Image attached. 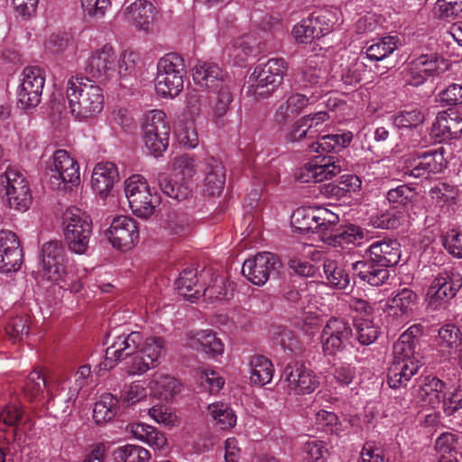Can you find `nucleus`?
Returning a JSON list of instances; mask_svg holds the SVG:
<instances>
[{"label": "nucleus", "instance_id": "9b49d317", "mask_svg": "<svg viewBox=\"0 0 462 462\" xmlns=\"http://www.w3.org/2000/svg\"><path fill=\"white\" fill-rule=\"evenodd\" d=\"M282 380L287 390L294 394H310L319 385L315 373L298 361H291L285 365Z\"/></svg>", "mask_w": 462, "mask_h": 462}, {"label": "nucleus", "instance_id": "6e6552de", "mask_svg": "<svg viewBox=\"0 0 462 462\" xmlns=\"http://www.w3.org/2000/svg\"><path fill=\"white\" fill-rule=\"evenodd\" d=\"M442 147L416 152L403 159L402 172L412 178H427L430 174L439 173L446 168Z\"/></svg>", "mask_w": 462, "mask_h": 462}, {"label": "nucleus", "instance_id": "412c9836", "mask_svg": "<svg viewBox=\"0 0 462 462\" xmlns=\"http://www.w3.org/2000/svg\"><path fill=\"white\" fill-rule=\"evenodd\" d=\"M116 166L110 162H98L93 169L91 187L95 193L102 198L107 197L114 184L118 180Z\"/></svg>", "mask_w": 462, "mask_h": 462}, {"label": "nucleus", "instance_id": "7ed1b4c3", "mask_svg": "<svg viewBox=\"0 0 462 462\" xmlns=\"http://www.w3.org/2000/svg\"><path fill=\"white\" fill-rule=\"evenodd\" d=\"M41 259L43 279L63 290L79 291L80 283L67 270L66 249L60 241L52 240L45 243L42 247Z\"/></svg>", "mask_w": 462, "mask_h": 462}, {"label": "nucleus", "instance_id": "dca6fc26", "mask_svg": "<svg viewBox=\"0 0 462 462\" xmlns=\"http://www.w3.org/2000/svg\"><path fill=\"white\" fill-rule=\"evenodd\" d=\"M106 236L115 248L128 251L139 240V230L133 218L120 216L113 219Z\"/></svg>", "mask_w": 462, "mask_h": 462}, {"label": "nucleus", "instance_id": "2f4dec72", "mask_svg": "<svg viewBox=\"0 0 462 462\" xmlns=\"http://www.w3.org/2000/svg\"><path fill=\"white\" fill-rule=\"evenodd\" d=\"M317 141L308 145L310 152H338L346 147L352 141L353 135L350 132L335 134L316 136Z\"/></svg>", "mask_w": 462, "mask_h": 462}, {"label": "nucleus", "instance_id": "2eb2a0df", "mask_svg": "<svg viewBox=\"0 0 462 462\" xmlns=\"http://www.w3.org/2000/svg\"><path fill=\"white\" fill-rule=\"evenodd\" d=\"M446 383L433 375L420 376L411 389L414 402L422 406L435 409L443 402Z\"/></svg>", "mask_w": 462, "mask_h": 462}, {"label": "nucleus", "instance_id": "8fccbe9b", "mask_svg": "<svg viewBox=\"0 0 462 462\" xmlns=\"http://www.w3.org/2000/svg\"><path fill=\"white\" fill-rule=\"evenodd\" d=\"M157 73L171 75H185L186 67L184 60L177 53H168L161 58L157 63Z\"/></svg>", "mask_w": 462, "mask_h": 462}, {"label": "nucleus", "instance_id": "39448f33", "mask_svg": "<svg viewBox=\"0 0 462 462\" xmlns=\"http://www.w3.org/2000/svg\"><path fill=\"white\" fill-rule=\"evenodd\" d=\"M62 225L69 250L78 254H85L92 234L89 215L79 208H69L63 214Z\"/></svg>", "mask_w": 462, "mask_h": 462}, {"label": "nucleus", "instance_id": "49530a36", "mask_svg": "<svg viewBox=\"0 0 462 462\" xmlns=\"http://www.w3.org/2000/svg\"><path fill=\"white\" fill-rule=\"evenodd\" d=\"M405 214L402 210H397L393 208L380 214L372 216L370 222L374 228L395 229L401 226Z\"/></svg>", "mask_w": 462, "mask_h": 462}, {"label": "nucleus", "instance_id": "0e129e2a", "mask_svg": "<svg viewBox=\"0 0 462 462\" xmlns=\"http://www.w3.org/2000/svg\"><path fill=\"white\" fill-rule=\"evenodd\" d=\"M319 235H330L335 231L339 217L329 209L319 208Z\"/></svg>", "mask_w": 462, "mask_h": 462}, {"label": "nucleus", "instance_id": "f704fd0d", "mask_svg": "<svg viewBox=\"0 0 462 462\" xmlns=\"http://www.w3.org/2000/svg\"><path fill=\"white\" fill-rule=\"evenodd\" d=\"M249 365L252 383L263 386L272 381L274 369L269 359L263 356H254L251 358Z\"/></svg>", "mask_w": 462, "mask_h": 462}, {"label": "nucleus", "instance_id": "5fc2aeb1", "mask_svg": "<svg viewBox=\"0 0 462 462\" xmlns=\"http://www.w3.org/2000/svg\"><path fill=\"white\" fill-rule=\"evenodd\" d=\"M357 340L361 345L374 343L379 336V328L372 320L360 319L356 323Z\"/></svg>", "mask_w": 462, "mask_h": 462}, {"label": "nucleus", "instance_id": "13d9d810", "mask_svg": "<svg viewBox=\"0 0 462 462\" xmlns=\"http://www.w3.org/2000/svg\"><path fill=\"white\" fill-rule=\"evenodd\" d=\"M334 77L338 78L347 86L357 84L361 80L358 64L354 61L340 64L338 69L335 71Z\"/></svg>", "mask_w": 462, "mask_h": 462}, {"label": "nucleus", "instance_id": "a19ab883", "mask_svg": "<svg viewBox=\"0 0 462 462\" xmlns=\"http://www.w3.org/2000/svg\"><path fill=\"white\" fill-rule=\"evenodd\" d=\"M323 272L327 284L330 287L344 290L349 285L348 273L336 261L326 259L323 263Z\"/></svg>", "mask_w": 462, "mask_h": 462}, {"label": "nucleus", "instance_id": "4468645a", "mask_svg": "<svg viewBox=\"0 0 462 462\" xmlns=\"http://www.w3.org/2000/svg\"><path fill=\"white\" fill-rule=\"evenodd\" d=\"M342 171L341 161L335 156L317 157L299 168L295 178L301 183L321 182L330 180Z\"/></svg>", "mask_w": 462, "mask_h": 462}, {"label": "nucleus", "instance_id": "09e8293b", "mask_svg": "<svg viewBox=\"0 0 462 462\" xmlns=\"http://www.w3.org/2000/svg\"><path fill=\"white\" fill-rule=\"evenodd\" d=\"M171 169L175 177L189 180L197 172V162L193 156L185 153L173 158Z\"/></svg>", "mask_w": 462, "mask_h": 462}, {"label": "nucleus", "instance_id": "aec40b11", "mask_svg": "<svg viewBox=\"0 0 462 462\" xmlns=\"http://www.w3.org/2000/svg\"><path fill=\"white\" fill-rule=\"evenodd\" d=\"M115 60L116 55L113 48L105 45L92 53L86 69L93 78L106 79L115 72Z\"/></svg>", "mask_w": 462, "mask_h": 462}, {"label": "nucleus", "instance_id": "37998d69", "mask_svg": "<svg viewBox=\"0 0 462 462\" xmlns=\"http://www.w3.org/2000/svg\"><path fill=\"white\" fill-rule=\"evenodd\" d=\"M118 400L111 393L103 394L95 403L93 419L100 424L111 420L117 412Z\"/></svg>", "mask_w": 462, "mask_h": 462}, {"label": "nucleus", "instance_id": "ddd939ff", "mask_svg": "<svg viewBox=\"0 0 462 462\" xmlns=\"http://www.w3.org/2000/svg\"><path fill=\"white\" fill-rule=\"evenodd\" d=\"M22 76L17 90L18 104L23 109L35 107L42 100L44 72L39 67H28L23 69Z\"/></svg>", "mask_w": 462, "mask_h": 462}, {"label": "nucleus", "instance_id": "338daca9", "mask_svg": "<svg viewBox=\"0 0 462 462\" xmlns=\"http://www.w3.org/2000/svg\"><path fill=\"white\" fill-rule=\"evenodd\" d=\"M445 248L453 256L462 258V229H452L443 239Z\"/></svg>", "mask_w": 462, "mask_h": 462}, {"label": "nucleus", "instance_id": "de8ad7c7", "mask_svg": "<svg viewBox=\"0 0 462 462\" xmlns=\"http://www.w3.org/2000/svg\"><path fill=\"white\" fill-rule=\"evenodd\" d=\"M438 344L446 349H457L462 344V333L454 324H446L439 329Z\"/></svg>", "mask_w": 462, "mask_h": 462}, {"label": "nucleus", "instance_id": "6e6d98bb", "mask_svg": "<svg viewBox=\"0 0 462 462\" xmlns=\"http://www.w3.org/2000/svg\"><path fill=\"white\" fill-rule=\"evenodd\" d=\"M46 387L45 378L39 371H32L23 387V393L26 398L30 401L38 399L42 393L43 389Z\"/></svg>", "mask_w": 462, "mask_h": 462}, {"label": "nucleus", "instance_id": "393cba45", "mask_svg": "<svg viewBox=\"0 0 462 462\" xmlns=\"http://www.w3.org/2000/svg\"><path fill=\"white\" fill-rule=\"evenodd\" d=\"M355 274L372 286L383 285L390 276L387 267L372 260L357 261L353 263Z\"/></svg>", "mask_w": 462, "mask_h": 462}, {"label": "nucleus", "instance_id": "c9c22d12", "mask_svg": "<svg viewBox=\"0 0 462 462\" xmlns=\"http://www.w3.org/2000/svg\"><path fill=\"white\" fill-rule=\"evenodd\" d=\"M417 294L409 288L399 289L393 292L389 300V309L393 314L408 316L411 313L417 303Z\"/></svg>", "mask_w": 462, "mask_h": 462}, {"label": "nucleus", "instance_id": "f257e3e1", "mask_svg": "<svg viewBox=\"0 0 462 462\" xmlns=\"http://www.w3.org/2000/svg\"><path fill=\"white\" fill-rule=\"evenodd\" d=\"M66 97L71 115L79 121L96 117L104 107L103 89L88 78H69L66 85Z\"/></svg>", "mask_w": 462, "mask_h": 462}, {"label": "nucleus", "instance_id": "0eeeda50", "mask_svg": "<svg viewBox=\"0 0 462 462\" xmlns=\"http://www.w3.org/2000/svg\"><path fill=\"white\" fill-rule=\"evenodd\" d=\"M47 170L50 184L54 189L67 191L79 183V166L65 150L54 152Z\"/></svg>", "mask_w": 462, "mask_h": 462}, {"label": "nucleus", "instance_id": "f3484780", "mask_svg": "<svg viewBox=\"0 0 462 462\" xmlns=\"http://www.w3.org/2000/svg\"><path fill=\"white\" fill-rule=\"evenodd\" d=\"M279 259L269 252H263L245 261L243 275L253 284L262 286L269 279L272 272L280 267Z\"/></svg>", "mask_w": 462, "mask_h": 462}, {"label": "nucleus", "instance_id": "6ab92c4d", "mask_svg": "<svg viewBox=\"0 0 462 462\" xmlns=\"http://www.w3.org/2000/svg\"><path fill=\"white\" fill-rule=\"evenodd\" d=\"M147 388L150 395L169 402L180 393V383L171 374L157 371L148 376Z\"/></svg>", "mask_w": 462, "mask_h": 462}, {"label": "nucleus", "instance_id": "c03bdc74", "mask_svg": "<svg viewBox=\"0 0 462 462\" xmlns=\"http://www.w3.org/2000/svg\"><path fill=\"white\" fill-rule=\"evenodd\" d=\"M216 90L217 97L211 106L210 116L211 120L218 125L227 114L233 96L229 85H221V88Z\"/></svg>", "mask_w": 462, "mask_h": 462}, {"label": "nucleus", "instance_id": "4c0bfd02", "mask_svg": "<svg viewBox=\"0 0 462 462\" xmlns=\"http://www.w3.org/2000/svg\"><path fill=\"white\" fill-rule=\"evenodd\" d=\"M398 44L399 39L396 36L383 37L366 48V58L372 61L383 60L398 48Z\"/></svg>", "mask_w": 462, "mask_h": 462}, {"label": "nucleus", "instance_id": "f8f14e48", "mask_svg": "<svg viewBox=\"0 0 462 462\" xmlns=\"http://www.w3.org/2000/svg\"><path fill=\"white\" fill-rule=\"evenodd\" d=\"M352 337L351 324L341 318H330L320 334V344L325 355L334 356L345 350Z\"/></svg>", "mask_w": 462, "mask_h": 462}, {"label": "nucleus", "instance_id": "603ef678", "mask_svg": "<svg viewBox=\"0 0 462 462\" xmlns=\"http://www.w3.org/2000/svg\"><path fill=\"white\" fill-rule=\"evenodd\" d=\"M159 183L161 189L164 194L178 201L188 199L191 194V189L187 184L179 183L177 180H169L165 176L161 177Z\"/></svg>", "mask_w": 462, "mask_h": 462}, {"label": "nucleus", "instance_id": "69168bd1", "mask_svg": "<svg viewBox=\"0 0 462 462\" xmlns=\"http://www.w3.org/2000/svg\"><path fill=\"white\" fill-rule=\"evenodd\" d=\"M164 353V340L160 337L146 338V357L151 361L152 367L158 365Z\"/></svg>", "mask_w": 462, "mask_h": 462}, {"label": "nucleus", "instance_id": "79ce46f5", "mask_svg": "<svg viewBox=\"0 0 462 462\" xmlns=\"http://www.w3.org/2000/svg\"><path fill=\"white\" fill-rule=\"evenodd\" d=\"M386 199L391 208L402 210L403 214H405L415 199V192L408 185H399L388 190Z\"/></svg>", "mask_w": 462, "mask_h": 462}, {"label": "nucleus", "instance_id": "58836bf2", "mask_svg": "<svg viewBox=\"0 0 462 462\" xmlns=\"http://www.w3.org/2000/svg\"><path fill=\"white\" fill-rule=\"evenodd\" d=\"M146 130L149 133L156 132L159 136V147L163 148L166 139L170 135L171 128L166 121V115L162 110H152L146 114Z\"/></svg>", "mask_w": 462, "mask_h": 462}, {"label": "nucleus", "instance_id": "cd10ccee", "mask_svg": "<svg viewBox=\"0 0 462 462\" xmlns=\"http://www.w3.org/2000/svg\"><path fill=\"white\" fill-rule=\"evenodd\" d=\"M310 103V97L304 94H289L285 101L277 107L274 113L275 121L279 124L286 123L289 119L300 114Z\"/></svg>", "mask_w": 462, "mask_h": 462}, {"label": "nucleus", "instance_id": "9d476101", "mask_svg": "<svg viewBox=\"0 0 462 462\" xmlns=\"http://www.w3.org/2000/svg\"><path fill=\"white\" fill-rule=\"evenodd\" d=\"M444 63V59L433 52L413 58L402 71L404 84L412 87L421 86L427 79L439 74L442 70L441 65Z\"/></svg>", "mask_w": 462, "mask_h": 462}, {"label": "nucleus", "instance_id": "f03ea898", "mask_svg": "<svg viewBox=\"0 0 462 462\" xmlns=\"http://www.w3.org/2000/svg\"><path fill=\"white\" fill-rule=\"evenodd\" d=\"M126 373L129 375L143 374L144 369V338L141 332H131L119 336L106 348L105 360L100 364V369L110 370L124 357L132 356Z\"/></svg>", "mask_w": 462, "mask_h": 462}, {"label": "nucleus", "instance_id": "3c124183", "mask_svg": "<svg viewBox=\"0 0 462 462\" xmlns=\"http://www.w3.org/2000/svg\"><path fill=\"white\" fill-rule=\"evenodd\" d=\"M12 240L11 250L0 252V272L4 273L18 271L23 263L22 249Z\"/></svg>", "mask_w": 462, "mask_h": 462}, {"label": "nucleus", "instance_id": "1a4fd4ad", "mask_svg": "<svg viewBox=\"0 0 462 462\" xmlns=\"http://www.w3.org/2000/svg\"><path fill=\"white\" fill-rule=\"evenodd\" d=\"M0 193L6 197L9 206L25 211L32 203V195L25 177L18 171L8 168L0 175Z\"/></svg>", "mask_w": 462, "mask_h": 462}, {"label": "nucleus", "instance_id": "ea45409f", "mask_svg": "<svg viewBox=\"0 0 462 462\" xmlns=\"http://www.w3.org/2000/svg\"><path fill=\"white\" fill-rule=\"evenodd\" d=\"M208 411L221 430L233 428L236 423V415L227 403L222 402L210 403L208 406Z\"/></svg>", "mask_w": 462, "mask_h": 462}, {"label": "nucleus", "instance_id": "5701e85b", "mask_svg": "<svg viewBox=\"0 0 462 462\" xmlns=\"http://www.w3.org/2000/svg\"><path fill=\"white\" fill-rule=\"evenodd\" d=\"M187 341L191 348L197 351L200 350L212 356L222 355L224 352V344L209 329L189 332L187 336Z\"/></svg>", "mask_w": 462, "mask_h": 462}, {"label": "nucleus", "instance_id": "4d7b16f0", "mask_svg": "<svg viewBox=\"0 0 462 462\" xmlns=\"http://www.w3.org/2000/svg\"><path fill=\"white\" fill-rule=\"evenodd\" d=\"M309 118L301 117L298 121H296L290 133L287 134L286 139L289 142H300L303 139H311L316 138L317 130H311V124L309 123Z\"/></svg>", "mask_w": 462, "mask_h": 462}, {"label": "nucleus", "instance_id": "c85d7f7f", "mask_svg": "<svg viewBox=\"0 0 462 462\" xmlns=\"http://www.w3.org/2000/svg\"><path fill=\"white\" fill-rule=\"evenodd\" d=\"M199 280H200L199 273L196 270L184 269L175 282L180 295L189 301L198 300L201 296L204 288V282L200 284Z\"/></svg>", "mask_w": 462, "mask_h": 462}, {"label": "nucleus", "instance_id": "680f3d73", "mask_svg": "<svg viewBox=\"0 0 462 462\" xmlns=\"http://www.w3.org/2000/svg\"><path fill=\"white\" fill-rule=\"evenodd\" d=\"M259 41L254 34H245L237 39L234 43V49L237 51L240 60L255 53L258 51Z\"/></svg>", "mask_w": 462, "mask_h": 462}, {"label": "nucleus", "instance_id": "b1692460", "mask_svg": "<svg viewBox=\"0 0 462 462\" xmlns=\"http://www.w3.org/2000/svg\"><path fill=\"white\" fill-rule=\"evenodd\" d=\"M199 278L204 282L201 296L209 300H227L229 289L224 278L215 275L211 268H204L199 273Z\"/></svg>", "mask_w": 462, "mask_h": 462}, {"label": "nucleus", "instance_id": "72a5a7b5", "mask_svg": "<svg viewBox=\"0 0 462 462\" xmlns=\"http://www.w3.org/2000/svg\"><path fill=\"white\" fill-rule=\"evenodd\" d=\"M183 76L177 74L169 76L168 73H156L154 80L156 94L164 98L175 97L183 89Z\"/></svg>", "mask_w": 462, "mask_h": 462}, {"label": "nucleus", "instance_id": "20e7f679", "mask_svg": "<svg viewBox=\"0 0 462 462\" xmlns=\"http://www.w3.org/2000/svg\"><path fill=\"white\" fill-rule=\"evenodd\" d=\"M287 63L282 58L268 60L265 63L258 64L251 73V90L257 99L271 97L282 84L287 71Z\"/></svg>", "mask_w": 462, "mask_h": 462}, {"label": "nucleus", "instance_id": "7c9ffc66", "mask_svg": "<svg viewBox=\"0 0 462 462\" xmlns=\"http://www.w3.org/2000/svg\"><path fill=\"white\" fill-rule=\"evenodd\" d=\"M319 208H299L291 216L293 228L300 234H319Z\"/></svg>", "mask_w": 462, "mask_h": 462}, {"label": "nucleus", "instance_id": "774afa93", "mask_svg": "<svg viewBox=\"0 0 462 462\" xmlns=\"http://www.w3.org/2000/svg\"><path fill=\"white\" fill-rule=\"evenodd\" d=\"M304 449L309 462H324L328 457V448L323 441L318 439L308 441Z\"/></svg>", "mask_w": 462, "mask_h": 462}, {"label": "nucleus", "instance_id": "423d86ee", "mask_svg": "<svg viewBox=\"0 0 462 462\" xmlns=\"http://www.w3.org/2000/svg\"><path fill=\"white\" fill-rule=\"evenodd\" d=\"M461 287V274L453 267L444 268L434 277L428 289L427 309L432 311L446 309Z\"/></svg>", "mask_w": 462, "mask_h": 462}, {"label": "nucleus", "instance_id": "473e14b6", "mask_svg": "<svg viewBox=\"0 0 462 462\" xmlns=\"http://www.w3.org/2000/svg\"><path fill=\"white\" fill-rule=\"evenodd\" d=\"M173 134L176 142L184 148L193 149L199 144L195 122L191 118H178L174 124Z\"/></svg>", "mask_w": 462, "mask_h": 462}, {"label": "nucleus", "instance_id": "bb28decb", "mask_svg": "<svg viewBox=\"0 0 462 462\" xmlns=\"http://www.w3.org/2000/svg\"><path fill=\"white\" fill-rule=\"evenodd\" d=\"M421 365L417 363L393 360L387 372V383L393 389L405 387Z\"/></svg>", "mask_w": 462, "mask_h": 462}, {"label": "nucleus", "instance_id": "bf43d9fd", "mask_svg": "<svg viewBox=\"0 0 462 462\" xmlns=\"http://www.w3.org/2000/svg\"><path fill=\"white\" fill-rule=\"evenodd\" d=\"M201 387L210 393H217L222 389L225 380L213 370H201L199 376Z\"/></svg>", "mask_w": 462, "mask_h": 462}, {"label": "nucleus", "instance_id": "4be33fe9", "mask_svg": "<svg viewBox=\"0 0 462 462\" xmlns=\"http://www.w3.org/2000/svg\"><path fill=\"white\" fill-rule=\"evenodd\" d=\"M369 259L385 267L395 266L401 259V245L397 240L376 241L368 248Z\"/></svg>", "mask_w": 462, "mask_h": 462}, {"label": "nucleus", "instance_id": "a211bd4d", "mask_svg": "<svg viewBox=\"0 0 462 462\" xmlns=\"http://www.w3.org/2000/svg\"><path fill=\"white\" fill-rule=\"evenodd\" d=\"M194 83L201 88L215 90L226 83V74L215 62L198 61L192 69Z\"/></svg>", "mask_w": 462, "mask_h": 462}, {"label": "nucleus", "instance_id": "c756f323", "mask_svg": "<svg viewBox=\"0 0 462 462\" xmlns=\"http://www.w3.org/2000/svg\"><path fill=\"white\" fill-rule=\"evenodd\" d=\"M322 17H308L302 19L292 28V36L298 43L308 44L315 38L324 35V30L321 27Z\"/></svg>", "mask_w": 462, "mask_h": 462}, {"label": "nucleus", "instance_id": "e2e57ef3", "mask_svg": "<svg viewBox=\"0 0 462 462\" xmlns=\"http://www.w3.org/2000/svg\"><path fill=\"white\" fill-rule=\"evenodd\" d=\"M457 437L451 432H444L435 442V449L439 456L457 455Z\"/></svg>", "mask_w": 462, "mask_h": 462}, {"label": "nucleus", "instance_id": "e433bc0d", "mask_svg": "<svg viewBox=\"0 0 462 462\" xmlns=\"http://www.w3.org/2000/svg\"><path fill=\"white\" fill-rule=\"evenodd\" d=\"M393 359L409 363H417L422 365L421 356L417 350V343L411 340L408 334H402L393 346Z\"/></svg>", "mask_w": 462, "mask_h": 462}, {"label": "nucleus", "instance_id": "a18cd8bd", "mask_svg": "<svg viewBox=\"0 0 462 462\" xmlns=\"http://www.w3.org/2000/svg\"><path fill=\"white\" fill-rule=\"evenodd\" d=\"M225 171L221 163L214 162L208 164L206 171L205 187L209 196L219 195L225 185Z\"/></svg>", "mask_w": 462, "mask_h": 462}, {"label": "nucleus", "instance_id": "a878e982", "mask_svg": "<svg viewBox=\"0 0 462 462\" xmlns=\"http://www.w3.org/2000/svg\"><path fill=\"white\" fill-rule=\"evenodd\" d=\"M125 192L132 212L144 218V180L140 174H134L125 181Z\"/></svg>", "mask_w": 462, "mask_h": 462}, {"label": "nucleus", "instance_id": "864d4df0", "mask_svg": "<svg viewBox=\"0 0 462 462\" xmlns=\"http://www.w3.org/2000/svg\"><path fill=\"white\" fill-rule=\"evenodd\" d=\"M273 339L284 350L297 353L300 350V341L294 333L283 327H277L273 331Z\"/></svg>", "mask_w": 462, "mask_h": 462}, {"label": "nucleus", "instance_id": "052dcab7", "mask_svg": "<svg viewBox=\"0 0 462 462\" xmlns=\"http://www.w3.org/2000/svg\"><path fill=\"white\" fill-rule=\"evenodd\" d=\"M424 121V115L419 109L404 110L395 116L393 124L399 128L416 127Z\"/></svg>", "mask_w": 462, "mask_h": 462}]
</instances>
